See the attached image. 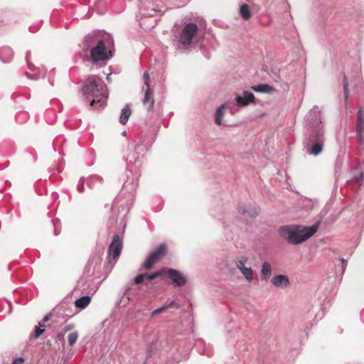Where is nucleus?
<instances>
[{
    "label": "nucleus",
    "mask_w": 364,
    "mask_h": 364,
    "mask_svg": "<svg viewBox=\"0 0 364 364\" xmlns=\"http://www.w3.org/2000/svg\"><path fill=\"white\" fill-rule=\"evenodd\" d=\"M149 146L150 143L146 136H143L129 144V154L126 158L127 180L123 184L122 191L114 200L115 204L121 203L125 194H127V200L133 201L134 192L141 176L139 169L141 166L142 159Z\"/></svg>",
    "instance_id": "nucleus-1"
},
{
    "label": "nucleus",
    "mask_w": 364,
    "mask_h": 364,
    "mask_svg": "<svg viewBox=\"0 0 364 364\" xmlns=\"http://www.w3.org/2000/svg\"><path fill=\"white\" fill-rule=\"evenodd\" d=\"M324 128L321 112L316 105L306 116V132L304 134V147L309 155L318 156L324 145Z\"/></svg>",
    "instance_id": "nucleus-2"
},
{
    "label": "nucleus",
    "mask_w": 364,
    "mask_h": 364,
    "mask_svg": "<svg viewBox=\"0 0 364 364\" xmlns=\"http://www.w3.org/2000/svg\"><path fill=\"white\" fill-rule=\"evenodd\" d=\"M84 100L95 109L104 107L109 92L103 80L95 75H88L81 88Z\"/></svg>",
    "instance_id": "nucleus-3"
},
{
    "label": "nucleus",
    "mask_w": 364,
    "mask_h": 364,
    "mask_svg": "<svg viewBox=\"0 0 364 364\" xmlns=\"http://www.w3.org/2000/svg\"><path fill=\"white\" fill-rule=\"evenodd\" d=\"M320 223L317 222L311 226L284 225L279 229L280 236L289 244L299 245L309 239L318 230Z\"/></svg>",
    "instance_id": "nucleus-4"
},
{
    "label": "nucleus",
    "mask_w": 364,
    "mask_h": 364,
    "mask_svg": "<svg viewBox=\"0 0 364 364\" xmlns=\"http://www.w3.org/2000/svg\"><path fill=\"white\" fill-rule=\"evenodd\" d=\"M106 41H108V38L106 40L103 39L102 41H100L98 44L95 45L90 50V56L89 60L92 63H95L100 61H105L112 58V50H107Z\"/></svg>",
    "instance_id": "nucleus-5"
},
{
    "label": "nucleus",
    "mask_w": 364,
    "mask_h": 364,
    "mask_svg": "<svg viewBox=\"0 0 364 364\" xmlns=\"http://www.w3.org/2000/svg\"><path fill=\"white\" fill-rule=\"evenodd\" d=\"M198 31V27L195 23H185L179 36L181 45L184 47L190 46Z\"/></svg>",
    "instance_id": "nucleus-6"
},
{
    "label": "nucleus",
    "mask_w": 364,
    "mask_h": 364,
    "mask_svg": "<svg viewBox=\"0 0 364 364\" xmlns=\"http://www.w3.org/2000/svg\"><path fill=\"white\" fill-rule=\"evenodd\" d=\"M103 252V247H102L97 253L90 256L87 264L85 265L83 271L84 277H90L95 274V272L98 270L100 267L102 261V255Z\"/></svg>",
    "instance_id": "nucleus-7"
},
{
    "label": "nucleus",
    "mask_w": 364,
    "mask_h": 364,
    "mask_svg": "<svg viewBox=\"0 0 364 364\" xmlns=\"http://www.w3.org/2000/svg\"><path fill=\"white\" fill-rule=\"evenodd\" d=\"M166 252L167 247L166 244H161L156 250L148 256L142 264L143 267L146 269H151L156 262L166 255Z\"/></svg>",
    "instance_id": "nucleus-8"
},
{
    "label": "nucleus",
    "mask_w": 364,
    "mask_h": 364,
    "mask_svg": "<svg viewBox=\"0 0 364 364\" xmlns=\"http://www.w3.org/2000/svg\"><path fill=\"white\" fill-rule=\"evenodd\" d=\"M122 249V240L118 235H114L108 248V264H111V259L115 260L121 254Z\"/></svg>",
    "instance_id": "nucleus-9"
},
{
    "label": "nucleus",
    "mask_w": 364,
    "mask_h": 364,
    "mask_svg": "<svg viewBox=\"0 0 364 364\" xmlns=\"http://www.w3.org/2000/svg\"><path fill=\"white\" fill-rule=\"evenodd\" d=\"M103 38L99 33H92L86 36L82 43V48L84 51L91 50L95 45L102 41Z\"/></svg>",
    "instance_id": "nucleus-10"
},
{
    "label": "nucleus",
    "mask_w": 364,
    "mask_h": 364,
    "mask_svg": "<svg viewBox=\"0 0 364 364\" xmlns=\"http://www.w3.org/2000/svg\"><path fill=\"white\" fill-rule=\"evenodd\" d=\"M166 274L176 287L184 286L187 282L186 277L175 269H168Z\"/></svg>",
    "instance_id": "nucleus-11"
},
{
    "label": "nucleus",
    "mask_w": 364,
    "mask_h": 364,
    "mask_svg": "<svg viewBox=\"0 0 364 364\" xmlns=\"http://www.w3.org/2000/svg\"><path fill=\"white\" fill-rule=\"evenodd\" d=\"M237 105L240 107H247L255 101V95L248 91H243L242 95H237L235 97Z\"/></svg>",
    "instance_id": "nucleus-12"
},
{
    "label": "nucleus",
    "mask_w": 364,
    "mask_h": 364,
    "mask_svg": "<svg viewBox=\"0 0 364 364\" xmlns=\"http://www.w3.org/2000/svg\"><path fill=\"white\" fill-rule=\"evenodd\" d=\"M238 213L245 218H255L259 213V209L255 205H241L237 208Z\"/></svg>",
    "instance_id": "nucleus-13"
},
{
    "label": "nucleus",
    "mask_w": 364,
    "mask_h": 364,
    "mask_svg": "<svg viewBox=\"0 0 364 364\" xmlns=\"http://www.w3.org/2000/svg\"><path fill=\"white\" fill-rule=\"evenodd\" d=\"M195 347L200 354L206 355L211 357L213 355V350L210 344L205 343L203 340H198L195 344Z\"/></svg>",
    "instance_id": "nucleus-14"
},
{
    "label": "nucleus",
    "mask_w": 364,
    "mask_h": 364,
    "mask_svg": "<svg viewBox=\"0 0 364 364\" xmlns=\"http://www.w3.org/2000/svg\"><path fill=\"white\" fill-rule=\"evenodd\" d=\"M271 282L277 288H285L289 285L288 277L284 274L273 277L271 279Z\"/></svg>",
    "instance_id": "nucleus-15"
},
{
    "label": "nucleus",
    "mask_w": 364,
    "mask_h": 364,
    "mask_svg": "<svg viewBox=\"0 0 364 364\" xmlns=\"http://www.w3.org/2000/svg\"><path fill=\"white\" fill-rule=\"evenodd\" d=\"M142 102L144 105H149L147 107L148 112L153 110L154 100L153 97V91L151 89V87H146L144 97Z\"/></svg>",
    "instance_id": "nucleus-16"
},
{
    "label": "nucleus",
    "mask_w": 364,
    "mask_h": 364,
    "mask_svg": "<svg viewBox=\"0 0 364 364\" xmlns=\"http://www.w3.org/2000/svg\"><path fill=\"white\" fill-rule=\"evenodd\" d=\"M14 54V51L10 47L3 46L0 48V59L4 63L10 62Z\"/></svg>",
    "instance_id": "nucleus-17"
},
{
    "label": "nucleus",
    "mask_w": 364,
    "mask_h": 364,
    "mask_svg": "<svg viewBox=\"0 0 364 364\" xmlns=\"http://www.w3.org/2000/svg\"><path fill=\"white\" fill-rule=\"evenodd\" d=\"M363 122L362 117V110L360 109L358 112V124H357V138L360 145L363 143Z\"/></svg>",
    "instance_id": "nucleus-18"
},
{
    "label": "nucleus",
    "mask_w": 364,
    "mask_h": 364,
    "mask_svg": "<svg viewBox=\"0 0 364 364\" xmlns=\"http://www.w3.org/2000/svg\"><path fill=\"white\" fill-rule=\"evenodd\" d=\"M351 174L359 186L363 181V171L360 164H358L351 170Z\"/></svg>",
    "instance_id": "nucleus-19"
},
{
    "label": "nucleus",
    "mask_w": 364,
    "mask_h": 364,
    "mask_svg": "<svg viewBox=\"0 0 364 364\" xmlns=\"http://www.w3.org/2000/svg\"><path fill=\"white\" fill-rule=\"evenodd\" d=\"M131 114H132V109L129 105H126L122 109V112H121V114L119 116V122L122 124L125 125L127 123Z\"/></svg>",
    "instance_id": "nucleus-20"
},
{
    "label": "nucleus",
    "mask_w": 364,
    "mask_h": 364,
    "mask_svg": "<svg viewBox=\"0 0 364 364\" xmlns=\"http://www.w3.org/2000/svg\"><path fill=\"white\" fill-rule=\"evenodd\" d=\"M272 276V267L269 262H264L261 269V279L267 281Z\"/></svg>",
    "instance_id": "nucleus-21"
},
{
    "label": "nucleus",
    "mask_w": 364,
    "mask_h": 364,
    "mask_svg": "<svg viewBox=\"0 0 364 364\" xmlns=\"http://www.w3.org/2000/svg\"><path fill=\"white\" fill-rule=\"evenodd\" d=\"M75 328V325L73 323H69L63 327V328L59 332L55 337L57 341H60L61 343L65 342V335L67 332L73 330Z\"/></svg>",
    "instance_id": "nucleus-22"
},
{
    "label": "nucleus",
    "mask_w": 364,
    "mask_h": 364,
    "mask_svg": "<svg viewBox=\"0 0 364 364\" xmlns=\"http://www.w3.org/2000/svg\"><path fill=\"white\" fill-rule=\"evenodd\" d=\"M251 89L255 92L260 93H270L273 91V87L267 84H259L253 85Z\"/></svg>",
    "instance_id": "nucleus-23"
},
{
    "label": "nucleus",
    "mask_w": 364,
    "mask_h": 364,
    "mask_svg": "<svg viewBox=\"0 0 364 364\" xmlns=\"http://www.w3.org/2000/svg\"><path fill=\"white\" fill-rule=\"evenodd\" d=\"M227 106H228V103H225V104L222 105L221 106H220L217 109L215 115V122L216 124H218V125L223 124L221 119L224 114V112H225V109H226Z\"/></svg>",
    "instance_id": "nucleus-24"
},
{
    "label": "nucleus",
    "mask_w": 364,
    "mask_h": 364,
    "mask_svg": "<svg viewBox=\"0 0 364 364\" xmlns=\"http://www.w3.org/2000/svg\"><path fill=\"white\" fill-rule=\"evenodd\" d=\"M90 301L91 298L90 296H83L75 301V306L78 309H83L88 306V304L90 303Z\"/></svg>",
    "instance_id": "nucleus-25"
},
{
    "label": "nucleus",
    "mask_w": 364,
    "mask_h": 364,
    "mask_svg": "<svg viewBox=\"0 0 364 364\" xmlns=\"http://www.w3.org/2000/svg\"><path fill=\"white\" fill-rule=\"evenodd\" d=\"M240 14L244 20H249L252 16V13L247 4H242L240 7Z\"/></svg>",
    "instance_id": "nucleus-26"
},
{
    "label": "nucleus",
    "mask_w": 364,
    "mask_h": 364,
    "mask_svg": "<svg viewBox=\"0 0 364 364\" xmlns=\"http://www.w3.org/2000/svg\"><path fill=\"white\" fill-rule=\"evenodd\" d=\"M242 275L245 277L248 282H252L253 280V271L252 267H244L240 270Z\"/></svg>",
    "instance_id": "nucleus-27"
},
{
    "label": "nucleus",
    "mask_w": 364,
    "mask_h": 364,
    "mask_svg": "<svg viewBox=\"0 0 364 364\" xmlns=\"http://www.w3.org/2000/svg\"><path fill=\"white\" fill-rule=\"evenodd\" d=\"M45 326L41 324V323H38V326L35 327L34 333L31 335V338H39L45 331Z\"/></svg>",
    "instance_id": "nucleus-28"
},
{
    "label": "nucleus",
    "mask_w": 364,
    "mask_h": 364,
    "mask_svg": "<svg viewBox=\"0 0 364 364\" xmlns=\"http://www.w3.org/2000/svg\"><path fill=\"white\" fill-rule=\"evenodd\" d=\"M52 224L54 228L53 234L55 236L59 235L60 232L61 223L60 220L58 218H55L52 220Z\"/></svg>",
    "instance_id": "nucleus-29"
},
{
    "label": "nucleus",
    "mask_w": 364,
    "mask_h": 364,
    "mask_svg": "<svg viewBox=\"0 0 364 364\" xmlns=\"http://www.w3.org/2000/svg\"><path fill=\"white\" fill-rule=\"evenodd\" d=\"M347 262L343 259H340V263L336 266V270L337 272H340V274L342 276L345 272L346 268Z\"/></svg>",
    "instance_id": "nucleus-30"
},
{
    "label": "nucleus",
    "mask_w": 364,
    "mask_h": 364,
    "mask_svg": "<svg viewBox=\"0 0 364 364\" xmlns=\"http://www.w3.org/2000/svg\"><path fill=\"white\" fill-rule=\"evenodd\" d=\"M78 336H79V334L77 331H73L68 335V339L69 345L70 346H73L76 343V341L78 338Z\"/></svg>",
    "instance_id": "nucleus-31"
},
{
    "label": "nucleus",
    "mask_w": 364,
    "mask_h": 364,
    "mask_svg": "<svg viewBox=\"0 0 364 364\" xmlns=\"http://www.w3.org/2000/svg\"><path fill=\"white\" fill-rule=\"evenodd\" d=\"M28 119V114L26 112H18L16 115V119L19 123H23Z\"/></svg>",
    "instance_id": "nucleus-32"
},
{
    "label": "nucleus",
    "mask_w": 364,
    "mask_h": 364,
    "mask_svg": "<svg viewBox=\"0 0 364 364\" xmlns=\"http://www.w3.org/2000/svg\"><path fill=\"white\" fill-rule=\"evenodd\" d=\"M146 279V275L145 274H139L136 276L134 279V283H131L130 285L133 286L135 284H140L144 282Z\"/></svg>",
    "instance_id": "nucleus-33"
},
{
    "label": "nucleus",
    "mask_w": 364,
    "mask_h": 364,
    "mask_svg": "<svg viewBox=\"0 0 364 364\" xmlns=\"http://www.w3.org/2000/svg\"><path fill=\"white\" fill-rule=\"evenodd\" d=\"M247 259L245 257H242L239 259H237L236 262V266L237 267L241 270V269L245 267V264L246 263Z\"/></svg>",
    "instance_id": "nucleus-34"
},
{
    "label": "nucleus",
    "mask_w": 364,
    "mask_h": 364,
    "mask_svg": "<svg viewBox=\"0 0 364 364\" xmlns=\"http://www.w3.org/2000/svg\"><path fill=\"white\" fill-rule=\"evenodd\" d=\"M146 275V280L148 282H151L154 279H155L156 277H159L161 275V272H155L150 274H145Z\"/></svg>",
    "instance_id": "nucleus-35"
},
{
    "label": "nucleus",
    "mask_w": 364,
    "mask_h": 364,
    "mask_svg": "<svg viewBox=\"0 0 364 364\" xmlns=\"http://www.w3.org/2000/svg\"><path fill=\"white\" fill-rule=\"evenodd\" d=\"M85 181L83 178H80V179L78 181V183L77 185V190L80 193H82L85 191V186H84Z\"/></svg>",
    "instance_id": "nucleus-36"
},
{
    "label": "nucleus",
    "mask_w": 364,
    "mask_h": 364,
    "mask_svg": "<svg viewBox=\"0 0 364 364\" xmlns=\"http://www.w3.org/2000/svg\"><path fill=\"white\" fill-rule=\"evenodd\" d=\"M167 309H168V306L166 305H164L160 308H158V309H155L154 311H153V312L151 313V316L154 317V316L161 314V312L164 311Z\"/></svg>",
    "instance_id": "nucleus-37"
},
{
    "label": "nucleus",
    "mask_w": 364,
    "mask_h": 364,
    "mask_svg": "<svg viewBox=\"0 0 364 364\" xmlns=\"http://www.w3.org/2000/svg\"><path fill=\"white\" fill-rule=\"evenodd\" d=\"M30 56H31V51H30V50H28V51H27V52H26V63H27V65H28V66L29 69H30L31 70H34V68H35V67H34V65H32V64L30 63V60H29V59H30Z\"/></svg>",
    "instance_id": "nucleus-38"
},
{
    "label": "nucleus",
    "mask_w": 364,
    "mask_h": 364,
    "mask_svg": "<svg viewBox=\"0 0 364 364\" xmlns=\"http://www.w3.org/2000/svg\"><path fill=\"white\" fill-rule=\"evenodd\" d=\"M343 89H344L345 98L347 99L348 95V86L347 79H346V76H344V78H343Z\"/></svg>",
    "instance_id": "nucleus-39"
},
{
    "label": "nucleus",
    "mask_w": 364,
    "mask_h": 364,
    "mask_svg": "<svg viewBox=\"0 0 364 364\" xmlns=\"http://www.w3.org/2000/svg\"><path fill=\"white\" fill-rule=\"evenodd\" d=\"M143 80L144 82V85L147 87H150L149 85V75L147 72H145L143 75Z\"/></svg>",
    "instance_id": "nucleus-40"
},
{
    "label": "nucleus",
    "mask_w": 364,
    "mask_h": 364,
    "mask_svg": "<svg viewBox=\"0 0 364 364\" xmlns=\"http://www.w3.org/2000/svg\"><path fill=\"white\" fill-rule=\"evenodd\" d=\"M166 306H168V309L171 308V307H174V308L178 309L180 307V305L173 301L170 302L169 304H166Z\"/></svg>",
    "instance_id": "nucleus-41"
},
{
    "label": "nucleus",
    "mask_w": 364,
    "mask_h": 364,
    "mask_svg": "<svg viewBox=\"0 0 364 364\" xmlns=\"http://www.w3.org/2000/svg\"><path fill=\"white\" fill-rule=\"evenodd\" d=\"M226 109H228L232 114L237 111V109H235V106H230L229 104H228Z\"/></svg>",
    "instance_id": "nucleus-42"
},
{
    "label": "nucleus",
    "mask_w": 364,
    "mask_h": 364,
    "mask_svg": "<svg viewBox=\"0 0 364 364\" xmlns=\"http://www.w3.org/2000/svg\"><path fill=\"white\" fill-rule=\"evenodd\" d=\"M23 358H16L11 364H22L23 363Z\"/></svg>",
    "instance_id": "nucleus-43"
},
{
    "label": "nucleus",
    "mask_w": 364,
    "mask_h": 364,
    "mask_svg": "<svg viewBox=\"0 0 364 364\" xmlns=\"http://www.w3.org/2000/svg\"><path fill=\"white\" fill-rule=\"evenodd\" d=\"M52 315H53V314H52L51 313L48 314L46 316H45L43 317V318L42 321H43V323L48 322V321L50 319V318H51Z\"/></svg>",
    "instance_id": "nucleus-44"
},
{
    "label": "nucleus",
    "mask_w": 364,
    "mask_h": 364,
    "mask_svg": "<svg viewBox=\"0 0 364 364\" xmlns=\"http://www.w3.org/2000/svg\"><path fill=\"white\" fill-rule=\"evenodd\" d=\"M124 295L129 299H130V296H131V293L129 291V289H127L124 292Z\"/></svg>",
    "instance_id": "nucleus-45"
},
{
    "label": "nucleus",
    "mask_w": 364,
    "mask_h": 364,
    "mask_svg": "<svg viewBox=\"0 0 364 364\" xmlns=\"http://www.w3.org/2000/svg\"><path fill=\"white\" fill-rule=\"evenodd\" d=\"M91 179L94 180V181H99L100 180V178L98 176H92L91 178Z\"/></svg>",
    "instance_id": "nucleus-46"
},
{
    "label": "nucleus",
    "mask_w": 364,
    "mask_h": 364,
    "mask_svg": "<svg viewBox=\"0 0 364 364\" xmlns=\"http://www.w3.org/2000/svg\"><path fill=\"white\" fill-rule=\"evenodd\" d=\"M107 80L109 82L110 81V74H109L107 76Z\"/></svg>",
    "instance_id": "nucleus-47"
},
{
    "label": "nucleus",
    "mask_w": 364,
    "mask_h": 364,
    "mask_svg": "<svg viewBox=\"0 0 364 364\" xmlns=\"http://www.w3.org/2000/svg\"><path fill=\"white\" fill-rule=\"evenodd\" d=\"M322 315H323V312H321V316H322ZM320 316L319 312L316 314V316Z\"/></svg>",
    "instance_id": "nucleus-48"
},
{
    "label": "nucleus",
    "mask_w": 364,
    "mask_h": 364,
    "mask_svg": "<svg viewBox=\"0 0 364 364\" xmlns=\"http://www.w3.org/2000/svg\"><path fill=\"white\" fill-rule=\"evenodd\" d=\"M122 134H123V135H126V132H125V131H124V132H122Z\"/></svg>",
    "instance_id": "nucleus-49"
},
{
    "label": "nucleus",
    "mask_w": 364,
    "mask_h": 364,
    "mask_svg": "<svg viewBox=\"0 0 364 364\" xmlns=\"http://www.w3.org/2000/svg\"><path fill=\"white\" fill-rule=\"evenodd\" d=\"M114 264H115V262H113V264H111V265H112V267H113V266H114Z\"/></svg>",
    "instance_id": "nucleus-50"
},
{
    "label": "nucleus",
    "mask_w": 364,
    "mask_h": 364,
    "mask_svg": "<svg viewBox=\"0 0 364 364\" xmlns=\"http://www.w3.org/2000/svg\"><path fill=\"white\" fill-rule=\"evenodd\" d=\"M114 264H115V262H113V264H111V265H112V267H113V266H114Z\"/></svg>",
    "instance_id": "nucleus-51"
}]
</instances>
